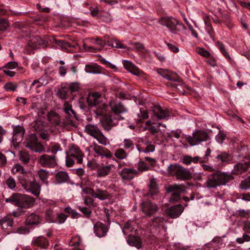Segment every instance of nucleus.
<instances>
[{
    "instance_id": "obj_54",
    "label": "nucleus",
    "mask_w": 250,
    "mask_h": 250,
    "mask_svg": "<svg viewBox=\"0 0 250 250\" xmlns=\"http://www.w3.org/2000/svg\"><path fill=\"white\" fill-rule=\"evenodd\" d=\"M5 183L7 187L11 189L15 188L16 187V181L14 178L11 176L5 180Z\"/></svg>"
},
{
    "instance_id": "obj_37",
    "label": "nucleus",
    "mask_w": 250,
    "mask_h": 250,
    "mask_svg": "<svg viewBox=\"0 0 250 250\" xmlns=\"http://www.w3.org/2000/svg\"><path fill=\"white\" fill-rule=\"evenodd\" d=\"M13 219L5 216L0 219V226L3 229H8L13 227Z\"/></svg>"
},
{
    "instance_id": "obj_61",
    "label": "nucleus",
    "mask_w": 250,
    "mask_h": 250,
    "mask_svg": "<svg viewBox=\"0 0 250 250\" xmlns=\"http://www.w3.org/2000/svg\"><path fill=\"white\" fill-rule=\"evenodd\" d=\"M67 215H66L64 213H61L58 214L57 217V220L60 224L63 223L66 219Z\"/></svg>"
},
{
    "instance_id": "obj_45",
    "label": "nucleus",
    "mask_w": 250,
    "mask_h": 250,
    "mask_svg": "<svg viewBox=\"0 0 250 250\" xmlns=\"http://www.w3.org/2000/svg\"><path fill=\"white\" fill-rule=\"evenodd\" d=\"M216 46L228 61H231V57L228 52L225 45L223 43L220 41H218L216 42Z\"/></svg>"
},
{
    "instance_id": "obj_48",
    "label": "nucleus",
    "mask_w": 250,
    "mask_h": 250,
    "mask_svg": "<svg viewBox=\"0 0 250 250\" xmlns=\"http://www.w3.org/2000/svg\"><path fill=\"white\" fill-rule=\"evenodd\" d=\"M129 44L132 45L133 46V49L138 52H143L144 53L147 51L146 49V48L144 45L139 42H130L129 43Z\"/></svg>"
},
{
    "instance_id": "obj_32",
    "label": "nucleus",
    "mask_w": 250,
    "mask_h": 250,
    "mask_svg": "<svg viewBox=\"0 0 250 250\" xmlns=\"http://www.w3.org/2000/svg\"><path fill=\"white\" fill-rule=\"evenodd\" d=\"M28 44L33 49H36L39 48L40 46H42L43 47L46 46V42L40 37L35 36L30 40Z\"/></svg>"
},
{
    "instance_id": "obj_26",
    "label": "nucleus",
    "mask_w": 250,
    "mask_h": 250,
    "mask_svg": "<svg viewBox=\"0 0 250 250\" xmlns=\"http://www.w3.org/2000/svg\"><path fill=\"white\" fill-rule=\"evenodd\" d=\"M25 130L21 126H16L13 129L12 140L13 142L19 144L23 139Z\"/></svg>"
},
{
    "instance_id": "obj_51",
    "label": "nucleus",
    "mask_w": 250,
    "mask_h": 250,
    "mask_svg": "<svg viewBox=\"0 0 250 250\" xmlns=\"http://www.w3.org/2000/svg\"><path fill=\"white\" fill-rule=\"evenodd\" d=\"M123 148L126 149H133L134 147V143L131 139H125L122 143Z\"/></svg>"
},
{
    "instance_id": "obj_42",
    "label": "nucleus",
    "mask_w": 250,
    "mask_h": 250,
    "mask_svg": "<svg viewBox=\"0 0 250 250\" xmlns=\"http://www.w3.org/2000/svg\"><path fill=\"white\" fill-rule=\"evenodd\" d=\"M56 180L58 183L66 182L69 180V176L67 172L60 171H58L55 175Z\"/></svg>"
},
{
    "instance_id": "obj_40",
    "label": "nucleus",
    "mask_w": 250,
    "mask_h": 250,
    "mask_svg": "<svg viewBox=\"0 0 250 250\" xmlns=\"http://www.w3.org/2000/svg\"><path fill=\"white\" fill-rule=\"evenodd\" d=\"M85 71L91 73H101L102 72V68L97 63H91L86 64L85 68Z\"/></svg>"
},
{
    "instance_id": "obj_13",
    "label": "nucleus",
    "mask_w": 250,
    "mask_h": 250,
    "mask_svg": "<svg viewBox=\"0 0 250 250\" xmlns=\"http://www.w3.org/2000/svg\"><path fill=\"white\" fill-rule=\"evenodd\" d=\"M54 42L62 49L67 52H73L74 49H80L78 43L75 41H71V42H70L65 40H57L54 39Z\"/></svg>"
},
{
    "instance_id": "obj_16",
    "label": "nucleus",
    "mask_w": 250,
    "mask_h": 250,
    "mask_svg": "<svg viewBox=\"0 0 250 250\" xmlns=\"http://www.w3.org/2000/svg\"><path fill=\"white\" fill-rule=\"evenodd\" d=\"M66 153L74 157L78 164H81L83 163L84 153L77 146L72 145Z\"/></svg>"
},
{
    "instance_id": "obj_17",
    "label": "nucleus",
    "mask_w": 250,
    "mask_h": 250,
    "mask_svg": "<svg viewBox=\"0 0 250 250\" xmlns=\"http://www.w3.org/2000/svg\"><path fill=\"white\" fill-rule=\"evenodd\" d=\"M115 169L113 164H109L108 161L105 163V165L102 164L99 166L97 170V176L98 177H104L108 175L113 169Z\"/></svg>"
},
{
    "instance_id": "obj_52",
    "label": "nucleus",
    "mask_w": 250,
    "mask_h": 250,
    "mask_svg": "<svg viewBox=\"0 0 250 250\" xmlns=\"http://www.w3.org/2000/svg\"><path fill=\"white\" fill-rule=\"evenodd\" d=\"M20 160L23 164H27L30 161V155L28 152L22 151L20 153Z\"/></svg>"
},
{
    "instance_id": "obj_27",
    "label": "nucleus",
    "mask_w": 250,
    "mask_h": 250,
    "mask_svg": "<svg viewBox=\"0 0 250 250\" xmlns=\"http://www.w3.org/2000/svg\"><path fill=\"white\" fill-rule=\"evenodd\" d=\"M24 195V194L19 193H13L9 198L5 199V202L21 208Z\"/></svg>"
},
{
    "instance_id": "obj_24",
    "label": "nucleus",
    "mask_w": 250,
    "mask_h": 250,
    "mask_svg": "<svg viewBox=\"0 0 250 250\" xmlns=\"http://www.w3.org/2000/svg\"><path fill=\"white\" fill-rule=\"evenodd\" d=\"M184 207L181 204L170 207L167 210V214L171 218L179 217L184 211Z\"/></svg>"
},
{
    "instance_id": "obj_57",
    "label": "nucleus",
    "mask_w": 250,
    "mask_h": 250,
    "mask_svg": "<svg viewBox=\"0 0 250 250\" xmlns=\"http://www.w3.org/2000/svg\"><path fill=\"white\" fill-rule=\"evenodd\" d=\"M66 159H65V165L66 167H72L74 164V159H75L74 157L70 156L69 154L66 152Z\"/></svg>"
},
{
    "instance_id": "obj_4",
    "label": "nucleus",
    "mask_w": 250,
    "mask_h": 250,
    "mask_svg": "<svg viewBox=\"0 0 250 250\" xmlns=\"http://www.w3.org/2000/svg\"><path fill=\"white\" fill-rule=\"evenodd\" d=\"M168 173L180 180H188L192 178V174L189 170L180 165H170L167 168Z\"/></svg>"
},
{
    "instance_id": "obj_5",
    "label": "nucleus",
    "mask_w": 250,
    "mask_h": 250,
    "mask_svg": "<svg viewBox=\"0 0 250 250\" xmlns=\"http://www.w3.org/2000/svg\"><path fill=\"white\" fill-rule=\"evenodd\" d=\"M84 131L87 134L95 139L100 144L106 146L109 144L107 138L104 136L97 125L88 124L85 125Z\"/></svg>"
},
{
    "instance_id": "obj_21",
    "label": "nucleus",
    "mask_w": 250,
    "mask_h": 250,
    "mask_svg": "<svg viewBox=\"0 0 250 250\" xmlns=\"http://www.w3.org/2000/svg\"><path fill=\"white\" fill-rule=\"evenodd\" d=\"M22 72L23 69L18 66V63H7L3 69V72L10 77H13L17 72Z\"/></svg>"
},
{
    "instance_id": "obj_58",
    "label": "nucleus",
    "mask_w": 250,
    "mask_h": 250,
    "mask_svg": "<svg viewBox=\"0 0 250 250\" xmlns=\"http://www.w3.org/2000/svg\"><path fill=\"white\" fill-rule=\"evenodd\" d=\"M67 91L63 88H61L58 90L57 95L61 99L65 100L67 98Z\"/></svg>"
},
{
    "instance_id": "obj_7",
    "label": "nucleus",
    "mask_w": 250,
    "mask_h": 250,
    "mask_svg": "<svg viewBox=\"0 0 250 250\" xmlns=\"http://www.w3.org/2000/svg\"><path fill=\"white\" fill-rule=\"evenodd\" d=\"M25 146L36 152L41 153L45 151V147L38 141L35 134H31L28 136L25 141Z\"/></svg>"
},
{
    "instance_id": "obj_28",
    "label": "nucleus",
    "mask_w": 250,
    "mask_h": 250,
    "mask_svg": "<svg viewBox=\"0 0 250 250\" xmlns=\"http://www.w3.org/2000/svg\"><path fill=\"white\" fill-rule=\"evenodd\" d=\"M94 232L96 235L99 237L105 235L108 228L105 225L100 222H97L94 226Z\"/></svg>"
},
{
    "instance_id": "obj_19",
    "label": "nucleus",
    "mask_w": 250,
    "mask_h": 250,
    "mask_svg": "<svg viewBox=\"0 0 250 250\" xmlns=\"http://www.w3.org/2000/svg\"><path fill=\"white\" fill-rule=\"evenodd\" d=\"M90 147L93 151L99 156H104L108 158L112 157V154L110 150L106 148L98 145L96 143H93Z\"/></svg>"
},
{
    "instance_id": "obj_14",
    "label": "nucleus",
    "mask_w": 250,
    "mask_h": 250,
    "mask_svg": "<svg viewBox=\"0 0 250 250\" xmlns=\"http://www.w3.org/2000/svg\"><path fill=\"white\" fill-rule=\"evenodd\" d=\"M151 112L152 113V117L161 120L167 118L169 116V112L167 109H164L159 105H153L151 108Z\"/></svg>"
},
{
    "instance_id": "obj_46",
    "label": "nucleus",
    "mask_w": 250,
    "mask_h": 250,
    "mask_svg": "<svg viewBox=\"0 0 250 250\" xmlns=\"http://www.w3.org/2000/svg\"><path fill=\"white\" fill-rule=\"evenodd\" d=\"M210 153L211 150L210 148H208L204 157L202 158L199 156L192 157V162L194 163H197L198 162H200L201 163L207 162L208 161V157L210 155Z\"/></svg>"
},
{
    "instance_id": "obj_30",
    "label": "nucleus",
    "mask_w": 250,
    "mask_h": 250,
    "mask_svg": "<svg viewBox=\"0 0 250 250\" xmlns=\"http://www.w3.org/2000/svg\"><path fill=\"white\" fill-rule=\"evenodd\" d=\"M32 246L39 247L42 249H47L49 246L48 241L42 236H39L34 239L32 242Z\"/></svg>"
},
{
    "instance_id": "obj_20",
    "label": "nucleus",
    "mask_w": 250,
    "mask_h": 250,
    "mask_svg": "<svg viewBox=\"0 0 250 250\" xmlns=\"http://www.w3.org/2000/svg\"><path fill=\"white\" fill-rule=\"evenodd\" d=\"M100 122L104 130L106 131H109L116 125V124L113 123L111 115H104L101 118Z\"/></svg>"
},
{
    "instance_id": "obj_49",
    "label": "nucleus",
    "mask_w": 250,
    "mask_h": 250,
    "mask_svg": "<svg viewBox=\"0 0 250 250\" xmlns=\"http://www.w3.org/2000/svg\"><path fill=\"white\" fill-rule=\"evenodd\" d=\"M6 11L3 8H0V15H4ZM8 26V21L5 19H0V30H4Z\"/></svg>"
},
{
    "instance_id": "obj_15",
    "label": "nucleus",
    "mask_w": 250,
    "mask_h": 250,
    "mask_svg": "<svg viewBox=\"0 0 250 250\" xmlns=\"http://www.w3.org/2000/svg\"><path fill=\"white\" fill-rule=\"evenodd\" d=\"M137 171L133 168L125 167L119 173V176L124 181H130L137 176Z\"/></svg>"
},
{
    "instance_id": "obj_60",
    "label": "nucleus",
    "mask_w": 250,
    "mask_h": 250,
    "mask_svg": "<svg viewBox=\"0 0 250 250\" xmlns=\"http://www.w3.org/2000/svg\"><path fill=\"white\" fill-rule=\"evenodd\" d=\"M84 204L88 207H94V200L91 197L86 196L84 197Z\"/></svg>"
},
{
    "instance_id": "obj_2",
    "label": "nucleus",
    "mask_w": 250,
    "mask_h": 250,
    "mask_svg": "<svg viewBox=\"0 0 250 250\" xmlns=\"http://www.w3.org/2000/svg\"><path fill=\"white\" fill-rule=\"evenodd\" d=\"M11 171L14 174L18 173L21 174L19 176V181L26 191L31 192L36 196L40 195L41 186L36 181L32 173L27 172L23 167L19 164L13 166Z\"/></svg>"
},
{
    "instance_id": "obj_9",
    "label": "nucleus",
    "mask_w": 250,
    "mask_h": 250,
    "mask_svg": "<svg viewBox=\"0 0 250 250\" xmlns=\"http://www.w3.org/2000/svg\"><path fill=\"white\" fill-rule=\"evenodd\" d=\"M193 136L187 138V141L191 146L199 144L209 139L208 133L203 130H197L193 133Z\"/></svg>"
},
{
    "instance_id": "obj_3",
    "label": "nucleus",
    "mask_w": 250,
    "mask_h": 250,
    "mask_svg": "<svg viewBox=\"0 0 250 250\" xmlns=\"http://www.w3.org/2000/svg\"><path fill=\"white\" fill-rule=\"evenodd\" d=\"M158 22L163 26H166L169 31L174 34H178L186 30L184 24L172 17H163L161 18Z\"/></svg>"
},
{
    "instance_id": "obj_10",
    "label": "nucleus",
    "mask_w": 250,
    "mask_h": 250,
    "mask_svg": "<svg viewBox=\"0 0 250 250\" xmlns=\"http://www.w3.org/2000/svg\"><path fill=\"white\" fill-rule=\"evenodd\" d=\"M141 208L145 216L149 217L155 214L159 210L158 205L150 200L143 201L141 204Z\"/></svg>"
},
{
    "instance_id": "obj_11",
    "label": "nucleus",
    "mask_w": 250,
    "mask_h": 250,
    "mask_svg": "<svg viewBox=\"0 0 250 250\" xmlns=\"http://www.w3.org/2000/svg\"><path fill=\"white\" fill-rule=\"evenodd\" d=\"M38 163L44 167L54 168L57 165L54 155L42 154L39 158Z\"/></svg>"
},
{
    "instance_id": "obj_50",
    "label": "nucleus",
    "mask_w": 250,
    "mask_h": 250,
    "mask_svg": "<svg viewBox=\"0 0 250 250\" xmlns=\"http://www.w3.org/2000/svg\"><path fill=\"white\" fill-rule=\"evenodd\" d=\"M38 174L41 181L45 184L48 183L47 179L49 176L48 171L43 169H40L38 171Z\"/></svg>"
},
{
    "instance_id": "obj_25",
    "label": "nucleus",
    "mask_w": 250,
    "mask_h": 250,
    "mask_svg": "<svg viewBox=\"0 0 250 250\" xmlns=\"http://www.w3.org/2000/svg\"><path fill=\"white\" fill-rule=\"evenodd\" d=\"M109 104L111 111L116 115L125 113L126 111V108L121 102L111 101Z\"/></svg>"
},
{
    "instance_id": "obj_38",
    "label": "nucleus",
    "mask_w": 250,
    "mask_h": 250,
    "mask_svg": "<svg viewBox=\"0 0 250 250\" xmlns=\"http://www.w3.org/2000/svg\"><path fill=\"white\" fill-rule=\"evenodd\" d=\"M35 202L33 197L24 194L21 208H28L32 207Z\"/></svg>"
},
{
    "instance_id": "obj_6",
    "label": "nucleus",
    "mask_w": 250,
    "mask_h": 250,
    "mask_svg": "<svg viewBox=\"0 0 250 250\" xmlns=\"http://www.w3.org/2000/svg\"><path fill=\"white\" fill-rule=\"evenodd\" d=\"M105 44L106 41L100 38L87 39L83 42V47L86 52H96L101 50Z\"/></svg>"
},
{
    "instance_id": "obj_36",
    "label": "nucleus",
    "mask_w": 250,
    "mask_h": 250,
    "mask_svg": "<svg viewBox=\"0 0 250 250\" xmlns=\"http://www.w3.org/2000/svg\"><path fill=\"white\" fill-rule=\"evenodd\" d=\"M136 222L135 221H129L126 222L124 226L123 231L125 235L137 230L135 228Z\"/></svg>"
},
{
    "instance_id": "obj_41",
    "label": "nucleus",
    "mask_w": 250,
    "mask_h": 250,
    "mask_svg": "<svg viewBox=\"0 0 250 250\" xmlns=\"http://www.w3.org/2000/svg\"><path fill=\"white\" fill-rule=\"evenodd\" d=\"M137 171V176H138L141 173L150 169V167L144 161L140 160L136 164Z\"/></svg>"
},
{
    "instance_id": "obj_55",
    "label": "nucleus",
    "mask_w": 250,
    "mask_h": 250,
    "mask_svg": "<svg viewBox=\"0 0 250 250\" xmlns=\"http://www.w3.org/2000/svg\"><path fill=\"white\" fill-rule=\"evenodd\" d=\"M18 87V85L15 83L9 82L4 85V88L7 91H15Z\"/></svg>"
},
{
    "instance_id": "obj_47",
    "label": "nucleus",
    "mask_w": 250,
    "mask_h": 250,
    "mask_svg": "<svg viewBox=\"0 0 250 250\" xmlns=\"http://www.w3.org/2000/svg\"><path fill=\"white\" fill-rule=\"evenodd\" d=\"M96 106V109L95 110V113L97 115L101 116L106 112L107 105L105 103L102 102Z\"/></svg>"
},
{
    "instance_id": "obj_56",
    "label": "nucleus",
    "mask_w": 250,
    "mask_h": 250,
    "mask_svg": "<svg viewBox=\"0 0 250 250\" xmlns=\"http://www.w3.org/2000/svg\"><path fill=\"white\" fill-rule=\"evenodd\" d=\"M240 188L248 190L250 188V176L243 180L239 185Z\"/></svg>"
},
{
    "instance_id": "obj_53",
    "label": "nucleus",
    "mask_w": 250,
    "mask_h": 250,
    "mask_svg": "<svg viewBox=\"0 0 250 250\" xmlns=\"http://www.w3.org/2000/svg\"><path fill=\"white\" fill-rule=\"evenodd\" d=\"M216 159L222 162H228L231 160V157L228 153L222 152L216 157Z\"/></svg>"
},
{
    "instance_id": "obj_31",
    "label": "nucleus",
    "mask_w": 250,
    "mask_h": 250,
    "mask_svg": "<svg viewBox=\"0 0 250 250\" xmlns=\"http://www.w3.org/2000/svg\"><path fill=\"white\" fill-rule=\"evenodd\" d=\"M105 44H107L108 46H111L112 47L124 49L125 50V51H127L131 50V48L130 47L123 44L120 41L115 39H111L106 41Z\"/></svg>"
},
{
    "instance_id": "obj_35",
    "label": "nucleus",
    "mask_w": 250,
    "mask_h": 250,
    "mask_svg": "<svg viewBox=\"0 0 250 250\" xmlns=\"http://www.w3.org/2000/svg\"><path fill=\"white\" fill-rule=\"evenodd\" d=\"M41 218L40 216L34 213L27 215L25 223L27 225H37L41 222Z\"/></svg>"
},
{
    "instance_id": "obj_43",
    "label": "nucleus",
    "mask_w": 250,
    "mask_h": 250,
    "mask_svg": "<svg viewBox=\"0 0 250 250\" xmlns=\"http://www.w3.org/2000/svg\"><path fill=\"white\" fill-rule=\"evenodd\" d=\"M128 155L127 152L123 148H118L114 152V156L118 160L126 159Z\"/></svg>"
},
{
    "instance_id": "obj_29",
    "label": "nucleus",
    "mask_w": 250,
    "mask_h": 250,
    "mask_svg": "<svg viewBox=\"0 0 250 250\" xmlns=\"http://www.w3.org/2000/svg\"><path fill=\"white\" fill-rule=\"evenodd\" d=\"M166 222L165 219L163 217H155L151 220L150 227L151 230L153 232V229H159L160 228H163L164 223Z\"/></svg>"
},
{
    "instance_id": "obj_63",
    "label": "nucleus",
    "mask_w": 250,
    "mask_h": 250,
    "mask_svg": "<svg viewBox=\"0 0 250 250\" xmlns=\"http://www.w3.org/2000/svg\"><path fill=\"white\" fill-rule=\"evenodd\" d=\"M62 148L61 145L59 144H56L53 145L50 149V151L52 153L55 154L59 151H61Z\"/></svg>"
},
{
    "instance_id": "obj_1",
    "label": "nucleus",
    "mask_w": 250,
    "mask_h": 250,
    "mask_svg": "<svg viewBox=\"0 0 250 250\" xmlns=\"http://www.w3.org/2000/svg\"><path fill=\"white\" fill-rule=\"evenodd\" d=\"M250 167V161L245 163H238L234 166L231 174L217 171L210 175L205 183V186L209 188L225 186L234 179L232 176L233 175H240L246 172Z\"/></svg>"
},
{
    "instance_id": "obj_18",
    "label": "nucleus",
    "mask_w": 250,
    "mask_h": 250,
    "mask_svg": "<svg viewBox=\"0 0 250 250\" xmlns=\"http://www.w3.org/2000/svg\"><path fill=\"white\" fill-rule=\"evenodd\" d=\"M158 73L163 78L168 80L182 83V80L175 73L169 71L167 69L159 68L157 70Z\"/></svg>"
},
{
    "instance_id": "obj_59",
    "label": "nucleus",
    "mask_w": 250,
    "mask_h": 250,
    "mask_svg": "<svg viewBox=\"0 0 250 250\" xmlns=\"http://www.w3.org/2000/svg\"><path fill=\"white\" fill-rule=\"evenodd\" d=\"M145 144L146 145L144 152L145 153L152 152L155 150V146L151 144L149 141L146 142Z\"/></svg>"
},
{
    "instance_id": "obj_44",
    "label": "nucleus",
    "mask_w": 250,
    "mask_h": 250,
    "mask_svg": "<svg viewBox=\"0 0 250 250\" xmlns=\"http://www.w3.org/2000/svg\"><path fill=\"white\" fill-rule=\"evenodd\" d=\"M124 67L130 73L134 75H139L142 71L133 63H123Z\"/></svg>"
},
{
    "instance_id": "obj_34",
    "label": "nucleus",
    "mask_w": 250,
    "mask_h": 250,
    "mask_svg": "<svg viewBox=\"0 0 250 250\" xmlns=\"http://www.w3.org/2000/svg\"><path fill=\"white\" fill-rule=\"evenodd\" d=\"M127 242L130 246L135 247L138 249L142 247V242L139 236L129 234L127 237Z\"/></svg>"
},
{
    "instance_id": "obj_62",
    "label": "nucleus",
    "mask_w": 250,
    "mask_h": 250,
    "mask_svg": "<svg viewBox=\"0 0 250 250\" xmlns=\"http://www.w3.org/2000/svg\"><path fill=\"white\" fill-rule=\"evenodd\" d=\"M79 209L87 217H89L92 213L91 210L88 208L86 207H79Z\"/></svg>"
},
{
    "instance_id": "obj_12",
    "label": "nucleus",
    "mask_w": 250,
    "mask_h": 250,
    "mask_svg": "<svg viewBox=\"0 0 250 250\" xmlns=\"http://www.w3.org/2000/svg\"><path fill=\"white\" fill-rule=\"evenodd\" d=\"M186 189V187L183 184H174L169 186L167 188V191L172 193L170 200L177 202L180 199L181 193L185 191Z\"/></svg>"
},
{
    "instance_id": "obj_64",
    "label": "nucleus",
    "mask_w": 250,
    "mask_h": 250,
    "mask_svg": "<svg viewBox=\"0 0 250 250\" xmlns=\"http://www.w3.org/2000/svg\"><path fill=\"white\" fill-rule=\"evenodd\" d=\"M226 136L223 132H219L216 136V139L217 142L220 144H222L226 139Z\"/></svg>"
},
{
    "instance_id": "obj_33",
    "label": "nucleus",
    "mask_w": 250,
    "mask_h": 250,
    "mask_svg": "<svg viewBox=\"0 0 250 250\" xmlns=\"http://www.w3.org/2000/svg\"><path fill=\"white\" fill-rule=\"evenodd\" d=\"M94 195V198H98L101 200H106L110 196L109 192L98 187H95Z\"/></svg>"
},
{
    "instance_id": "obj_8",
    "label": "nucleus",
    "mask_w": 250,
    "mask_h": 250,
    "mask_svg": "<svg viewBox=\"0 0 250 250\" xmlns=\"http://www.w3.org/2000/svg\"><path fill=\"white\" fill-rule=\"evenodd\" d=\"M63 109L66 116L65 117L64 121L63 122L64 125L74 126L75 123L74 119L77 118L76 113L72 109V106L67 102L65 101L63 105Z\"/></svg>"
},
{
    "instance_id": "obj_22",
    "label": "nucleus",
    "mask_w": 250,
    "mask_h": 250,
    "mask_svg": "<svg viewBox=\"0 0 250 250\" xmlns=\"http://www.w3.org/2000/svg\"><path fill=\"white\" fill-rule=\"evenodd\" d=\"M86 102L90 106H95L102 102L101 94L98 92L89 93Z\"/></svg>"
},
{
    "instance_id": "obj_39",
    "label": "nucleus",
    "mask_w": 250,
    "mask_h": 250,
    "mask_svg": "<svg viewBox=\"0 0 250 250\" xmlns=\"http://www.w3.org/2000/svg\"><path fill=\"white\" fill-rule=\"evenodd\" d=\"M149 192L147 193V196L153 197L158 192V185L155 179H151L148 185Z\"/></svg>"
},
{
    "instance_id": "obj_23",
    "label": "nucleus",
    "mask_w": 250,
    "mask_h": 250,
    "mask_svg": "<svg viewBox=\"0 0 250 250\" xmlns=\"http://www.w3.org/2000/svg\"><path fill=\"white\" fill-rule=\"evenodd\" d=\"M145 125L146 126L144 127V129L149 131V132L152 134L159 132L160 130V127L161 126L166 127L165 125H163L160 123H156L150 120L146 121L145 123Z\"/></svg>"
}]
</instances>
